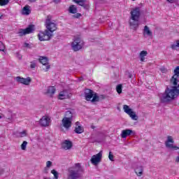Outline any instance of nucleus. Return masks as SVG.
<instances>
[{"label":"nucleus","instance_id":"12","mask_svg":"<svg viewBox=\"0 0 179 179\" xmlns=\"http://www.w3.org/2000/svg\"><path fill=\"white\" fill-rule=\"evenodd\" d=\"M51 122V118L50 117L45 115L41 117L39 121L41 127H48Z\"/></svg>","mask_w":179,"mask_h":179},{"label":"nucleus","instance_id":"4","mask_svg":"<svg viewBox=\"0 0 179 179\" xmlns=\"http://www.w3.org/2000/svg\"><path fill=\"white\" fill-rule=\"evenodd\" d=\"M85 97L87 101H90V100H92V103L99 101L100 99L99 96H97V94H94V92H93V90L89 89L85 90Z\"/></svg>","mask_w":179,"mask_h":179},{"label":"nucleus","instance_id":"10","mask_svg":"<svg viewBox=\"0 0 179 179\" xmlns=\"http://www.w3.org/2000/svg\"><path fill=\"white\" fill-rule=\"evenodd\" d=\"M130 13L131 17H132L133 19H139V17H141V8L139 7L133 8L131 9Z\"/></svg>","mask_w":179,"mask_h":179},{"label":"nucleus","instance_id":"31","mask_svg":"<svg viewBox=\"0 0 179 179\" xmlns=\"http://www.w3.org/2000/svg\"><path fill=\"white\" fill-rule=\"evenodd\" d=\"M27 147V141H23V143L21 145L22 150H26Z\"/></svg>","mask_w":179,"mask_h":179},{"label":"nucleus","instance_id":"44","mask_svg":"<svg viewBox=\"0 0 179 179\" xmlns=\"http://www.w3.org/2000/svg\"><path fill=\"white\" fill-rule=\"evenodd\" d=\"M0 51H3V46L2 48H0Z\"/></svg>","mask_w":179,"mask_h":179},{"label":"nucleus","instance_id":"33","mask_svg":"<svg viewBox=\"0 0 179 179\" xmlns=\"http://www.w3.org/2000/svg\"><path fill=\"white\" fill-rule=\"evenodd\" d=\"M146 55H148L147 51L143 50L140 53V57H146Z\"/></svg>","mask_w":179,"mask_h":179},{"label":"nucleus","instance_id":"3","mask_svg":"<svg viewBox=\"0 0 179 179\" xmlns=\"http://www.w3.org/2000/svg\"><path fill=\"white\" fill-rule=\"evenodd\" d=\"M82 173H83V168L80 164L77 163L73 168L69 169L67 179H80Z\"/></svg>","mask_w":179,"mask_h":179},{"label":"nucleus","instance_id":"1","mask_svg":"<svg viewBox=\"0 0 179 179\" xmlns=\"http://www.w3.org/2000/svg\"><path fill=\"white\" fill-rule=\"evenodd\" d=\"M174 75L170 80L171 86L167 87L161 96L162 103H168L174 99H177L179 96V66H177L174 70Z\"/></svg>","mask_w":179,"mask_h":179},{"label":"nucleus","instance_id":"47","mask_svg":"<svg viewBox=\"0 0 179 179\" xmlns=\"http://www.w3.org/2000/svg\"><path fill=\"white\" fill-rule=\"evenodd\" d=\"M133 1H135V0H133Z\"/></svg>","mask_w":179,"mask_h":179},{"label":"nucleus","instance_id":"8","mask_svg":"<svg viewBox=\"0 0 179 179\" xmlns=\"http://www.w3.org/2000/svg\"><path fill=\"white\" fill-rule=\"evenodd\" d=\"M33 30H34V25H29L27 29H19L17 34L22 37L26 36V34H30L33 32Z\"/></svg>","mask_w":179,"mask_h":179},{"label":"nucleus","instance_id":"37","mask_svg":"<svg viewBox=\"0 0 179 179\" xmlns=\"http://www.w3.org/2000/svg\"><path fill=\"white\" fill-rule=\"evenodd\" d=\"M24 47H25V48H30V44H29L27 43H24Z\"/></svg>","mask_w":179,"mask_h":179},{"label":"nucleus","instance_id":"25","mask_svg":"<svg viewBox=\"0 0 179 179\" xmlns=\"http://www.w3.org/2000/svg\"><path fill=\"white\" fill-rule=\"evenodd\" d=\"M69 12L70 13H73V14L77 13L78 8H76V6L75 5H71L69 8Z\"/></svg>","mask_w":179,"mask_h":179},{"label":"nucleus","instance_id":"24","mask_svg":"<svg viewBox=\"0 0 179 179\" xmlns=\"http://www.w3.org/2000/svg\"><path fill=\"white\" fill-rule=\"evenodd\" d=\"M47 94H50V96H52L54 93H55V87L54 86H50L47 90Z\"/></svg>","mask_w":179,"mask_h":179},{"label":"nucleus","instance_id":"20","mask_svg":"<svg viewBox=\"0 0 179 179\" xmlns=\"http://www.w3.org/2000/svg\"><path fill=\"white\" fill-rule=\"evenodd\" d=\"M64 118L66 120H69L70 121H73V114L72 112L68 110L66 112Z\"/></svg>","mask_w":179,"mask_h":179},{"label":"nucleus","instance_id":"40","mask_svg":"<svg viewBox=\"0 0 179 179\" xmlns=\"http://www.w3.org/2000/svg\"><path fill=\"white\" fill-rule=\"evenodd\" d=\"M55 3H59L61 2L60 0H54Z\"/></svg>","mask_w":179,"mask_h":179},{"label":"nucleus","instance_id":"46","mask_svg":"<svg viewBox=\"0 0 179 179\" xmlns=\"http://www.w3.org/2000/svg\"><path fill=\"white\" fill-rule=\"evenodd\" d=\"M0 118H2V116L0 115Z\"/></svg>","mask_w":179,"mask_h":179},{"label":"nucleus","instance_id":"15","mask_svg":"<svg viewBox=\"0 0 179 179\" xmlns=\"http://www.w3.org/2000/svg\"><path fill=\"white\" fill-rule=\"evenodd\" d=\"M39 62L42 65L45 66V68H43V69H45V71L47 72V71H48V69L50 68V64H48V59L47 57H42L39 59Z\"/></svg>","mask_w":179,"mask_h":179},{"label":"nucleus","instance_id":"6","mask_svg":"<svg viewBox=\"0 0 179 179\" xmlns=\"http://www.w3.org/2000/svg\"><path fill=\"white\" fill-rule=\"evenodd\" d=\"M103 159V151H100L98 154L93 155L90 159V162L94 166H97Z\"/></svg>","mask_w":179,"mask_h":179},{"label":"nucleus","instance_id":"28","mask_svg":"<svg viewBox=\"0 0 179 179\" xmlns=\"http://www.w3.org/2000/svg\"><path fill=\"white\" fill-rule=\"evenodd\" d=\"M24 136H27V131L24 130L23 131L18 133V138H24Z\"/></svg>","mask_w":179,"mask_h":179},{"label":"nucleus","instance_id":"29","mask_svg":"<svg viewBox=\"0 0 179 179\" xmlns=\"http://www.w3.org/2000/svg\"><path fill=\"white\" fill-rule=\"evenodd\" d=\"M116 90L118 94H121V93H122V85H118L116 87Z\"/></svg>","mask_w":179,"mask_h":179},{"label":"nucleus","instance_id":"45","mask_svg":"<svg viewBox=\"0 0 179 179\" xmlns=\"http://www.w3.org/2000/svg\"><path fill=\"white\" fill-rule=\"evenodd\" d=\"M1 17H2V15H0V19H1Z\"/></svg>","mask_w":179,"mask_h":179},{"label":"nucleus","instance_id":"9","mask_svg":"<svg viewBox=\"0 0 179 179\" xmlns=\"http://www.w3.org/2000/svg\"><path fill=\"white\" fill-rule=\"evenodd\" d=\"M173 143H174V140H173V137L171 136H168L167 141L165 143L166 147L169 148V149H175V150L179 149L178 147L174 146Z\"/></svg>","mask_w":179,"mask_h":179},{"label":"nucleus","instance_id":"2","mask_svg":"<svg viewBox=\"0 0 179 179\" xmlns=\"http://www.w3.org/2000/svg\"><path fill=\"white\" fill-rule=\"evenodd\" d=\"M52 17L51 15H48L45 20V26L46 29L45 31L40 32L38 35V37L40 41H47L51 38L53 31L57 30V24L51 22Z\"/></svg>","mask_w":179,"mask_h":179},{"label":"nucleus","instance_id":"30","mask_svg":"<svg viewBox=\"0 0 179 179\" xmlns=\"http://www.w3.org/2000/svg\"><path fill=\"white\" fill-rule=\"evenodd\" d=\"M7 3H9V0H0V6H5Z\"/></svg>","mask_w":179,"mask_h":179},{"label":"nucleus","instance_id":"35","mask_svg":"<svg viewBox=\"0 0 179 179\" xmlns=\"http://www.w3.org/2000/svg\"><path fill=\"white\" fill-rule=\"evenodd\" d=\"M52 166V162L51 161H48L46 162V167H48V169H50V167H51Z\"/></svg>","mask_w":179,"mask_h":179},{"label":"nucleus","instance_id":"39","mask_svg":"<svg viewBox=\"0 0 179 179\" xmlns=\"http://www.w3.org/2000/svg\"><path fill=\"white\" fill-rule=\"evenodd\" d=\"M141 62H145V57H140Z\"/></svg>","mask_w":179,"mask_h":179},{"label":"nucleus","instance_id":"42","mask_svg":"<svg viewBox=\"0 0 179 179\" xmlns=\"http://www.w3.org/2000/svg\"><path fill=\"white\" fill-rule=\"evenodd\" d=\"M168 1V2H171V3H173L174 1H176V0H167Z\"/></svg>","mask_w":179,"mask_h":179},{"label":"nucleus","instance_id":"21","mask_svg":"<svg viewBox=\"0 0 179 179\" xmlns=\"http://www.w3.org/2000/svg\"><path fill=\"white\" fill-rule=\"evenodd\" d=\"M76 129H75L76 134H82V133H83V131H84L83 127H82L81 126L79 125L78 122H77L76 123Z\"/></svg>","mask_w":179,"mask_h":179},{"label":"nucleus","instance_id":"34","mask_svg":"<svg viewBox=\"0 0 179 179\" xmlns=\"http://www.w3.org/2000/svg\"><path fill=\"white\" fill-rule=\"evenodd\" d=\"M108 158L111 162H114V155H112L111 152H109Z\"/></svg>","mask_w":179,"mask_h":179},{"label":"nucleus","instance_id":"36","mask_svg":"<svg viewBox=\"0 0 179 179\" xmlns=\"http://www.w3.org/2000/svg\"><path fill=\"white\" fill-rule=\"evenodd\" d=\"M30 68H31V69H34V68H36V63L31 62Z\"/></svg>","mask_w":179,"mask_h":179},{"label":"nucleus","instance_id":"5","mask_svg":"<svg viewBox=\"0 0 179 179\" xmlns=\"http://www.w3.org/2000/svg\"><path fill=\"white\" fill-rule=\"evenodd\" d=\"M71 47L73 51H79V50H82V47H83V41H82L80 38L76 37L71 43Z\"/></svg>","mask_w":179,"mask_h":179},{"label":"nucleus","instance_id":"22","mask_svg":"<svg viewBox=\"0 0 179 179\" xmlns=\"http://www.w3.org/2000/svg\"><path fill=\"white\" fill-rule=\"evenodd\" d=\"M171 48L176 51H178L179 49V39L175 41L171 45Z\"/></svg>","mask_w":179,"mask_h":179},{"label":"nucleus","instance_id":"32","mask_svg":"<svg viewBox=\"0 0 179 179\" xmlns=\"http://www.w3.org/2000/svg\"><path fill=\"white\" fill-rule=\"evenodd\" d=\"M52 174H53L55 179H58V172L55 171V169H52L51 171Z\"/></svg>","mask_w":179,"mask_h":179},{"label":"nucleus","instance_id":"14","mask_svg":"<svg viewBox=\"0 0 179 179\" xmlns=\"http://www.w3.org/2000/svg\"><path fill=\"white\" fill-rule=\"evenodd\" d=\"M129 24L133 30H136L139 27V19L133 18L131 17Z\"/></svg>","mask_w":179,"mask_h":179},{"label":"nucleus","instance_id":"16","mask_svg":"<svg viewBox=\"0 0 179 179\" xmlns=\"http://www.w3.org/2000/svg\"><path fill=\"white\" fill-rule=\"evenodd\" d=\"M130 135H135V132L131 129H127L122 131L121 138H127V136H129Z\"/></svg>","mask_w":179,"mask_h":179},{"label":"nucleus","instance_id":"41","mask_svg":"<svg viewBox=\"0 0 179 179\" xmlns=\"http://www.w3.org/2000/svg\"><path fill=\"white\" fill-rule=\"evenodd\" d=\"M161 71L163 73L167 72V70H166V69H162Z\"/></svg>","mask_w":179,"mask_h":179},{"label":"nucleus","instance_id":"19","mask_svg":"<svg viewBox=\"0 0 179 179\" xmlns=\"http://www.w3.org/2000/svg\"><path fill=\"white\" fill-rule=\"evenodd\" d=\"M143 34L144 36H148L149 37H152L153 36V33L150 31L149 27L146 25L144 27Z\"/></svg>","mask_w":179,"mask_h":179},{"label":"nucleus","instance_id":"43","mask_svg":"<svg viewBox=\"0 0 179 179\" xmlns=\"http://www.w3.org/2000/svg\"><path fill=\"white\" fill-rule=\"evenodd\" d=\"M29 2H36V0H29Z\"/></svg>","mask_w":179,"mask_h":179},{"label":"nucleus","instance_id":"18","mask_svg":"<svg viewBox=\"0 0 179 179\" xmlns=\"http://www.w3.org/2000/svg\"><path fill=\"white\" fill-rule=\"evenodd\" d=\"M68 97H69V94L68 93V91H66V90L61 92L59 94V99L60 100H64V99H68Z\"/></svg>","mask_w":179,"mask_h":179},{"label":"nucleus","instance_id":"13","mask_svg":"<svg viewBox=\"0 0 179 179\" xmlns=\"http://www.w3.org/2000/svg\"><path fill=\"white\" fill-rule=\"evenodd\" d=\"M61 127H63V128H65L66 131H69V128L72 127V120L63 118L62 120Z\"/></svg>","mask_w":179,"mask_h":179},{"label":"nucleus","instance_id":"38","mask_svg":"<svg viewBox=\"0 0 179 179\" xmlns=\"http://www.w3.org/2000/svg\"><path fill=\"white\" fill-rule=\"evenodd\" d=\"M82 16V14L80 13H77L74 15V17H76V19H78V17H80Z\"/></svg>","mask_w":179,"mask_h":179},{"label":"nucleus","instance_id":"26","mask_svg":"<svg viewBox=\"0 0 179 179\" xmlns=\"http://www.w3.org/2000/svg\"><path fill=\"white\" fill-rule=\"evenodd\" d=\"M135 173L138 176V177H141L143 173V168L142 166H140L138 168H136L135 170Z\"/></svg>","mask_w":179,"mask_h":179},{"label":"nucleus","instance_id":"17","mask_svg":"<svg viewBox=\"0 0 179 179\" xmlns=\"http://www.w3.org/2000/svg\"><path fill=\"white\" fill-rule=\"evenodd\" d=\"M62 148L64 149V150H69L72 148V142L68 140L64 141L62 144Z\"/></svg>","mask_w":179,"mask_h":179},{"label":"nucleus","instance_id":"23","mask_svg":"<svg viewBox=\"0 0 179 179\" xmlns=\"http://www.w3.org/2000/svg\"><path fill=\"white\" fill-rule=\"evenodd\" d=\"M31 10H30L29 6L27 5L22 8V15H30Z\"/></svg>","mask_w":179,"mask_h":179},{"label":"nucleus","instance_id":"27","mask_svg":"<svg viewBox=\"0 0 179 179\" xmlns=\"http://www.w3.org/2000/svg\"><path fill=\"white\" fill-rule=\"evenodd\" d=\"M87 0H73V2L78 3L80 6H85V2Z\"/></svg>","mask_w":179,"mask_h":179},{"label":"nucleus","instance_id":"11","mask_svg":"<svg viewBox=\"0 0 179 179\" xmlns=\"http://www.w3.org/2000/svg\"><path fill=\"white\" fill-rule=\"evenodd\" d=\"M16 80L17 82H18V83H22V85H25L26 86H29V85H30V83H31V78L30 77L24 78L18 76L16 78Z\"/></svg>","mask_w":179,"mask_h":179},{"label":"nucleus","instance_id":"7","mask_svg":"<svg viewBox=\"0 0 179 179\" xmlns=\"http://www.w3.org/2000/svg\"><path fill=\"white\" fill-rule=\"evenodd\" d=\"M123 110L126 114H128L129 117H131L134 121L138 120V115H136V113L135 112L132 111V109L129 108V106L127 105H124Z\"/></svg>","mask_w":179,"mask_h":179}]
</instances>
